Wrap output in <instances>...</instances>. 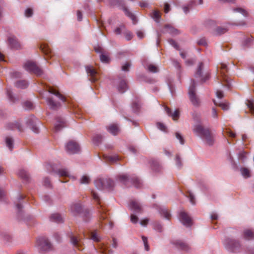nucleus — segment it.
Listing matches in <instances>:
<instances>
[{"label": "nucleus", "mask_w": 254, "mask_h": 254, "mask_svg": "<svg viewBox=\"0 0 254 254\" xmlns=\"http://www.w3.org/2000/svg\"><path fill=\"white\" fill-rule=\"evenodd\" d=\"M193 132L200 136L204 139L206 143L209 145H212L215 141L214 135L208 128L204 127L201 124H198L193 127Z\"/></svg>", "instance_id": "obj_1"}, {"label": "nucleus", "mask_w": 254, "mask_h": 254, "mask_svg": "<svg viewBox=\"0 0 254 254\" xmlns=\"http://www.w3.org/2000/svg\"><path fill=\"white\" fill-rule=\"evenodd\" d=\"M95 187L100 190L111 189L114 186L113 181L109 178H99L94 182Z\"/></svg>", "instance_id": "obj_2"}, {"label": "nucleus", "mask_w": 254, "mask_h": 254, "mask_svg": "<svg viewBox=\"0 0 254 254\" xmlns=\"http://www.w3.org/2000/svg\"><path fill=\"white\" fill-rule=\"evenodd\" d=\"M203 26L207 29H215V32H224L228 29L221 26H217V21L211 19H205L203 22Z\"/></svg>", "instance_id": "obj_3"}, {"label": "nucleus", "mask_w": 254, "mask_h": 254, "mask_svg": "<svg viewBox=\"0 0 254 254\" xmlns=\"http://www.w3.org/2000/svg\"><path fill=\"white\" fill-rule=\"evenodd\" d=\"M189 95L190 99L194 106H199L200 102L195 94V83L193 80L192 83L189 89Z\"/></svg>", "instance_id": "obj_4"}, {"label": "nucleus", "mask_w": 254, "mask_h": 254, "mask_svg": "<svg viewBox=\"0 0 254 254\" xmlns=\"http://www.w3.org/2000/svg\"><path fill=\"white\" fill-rule=\"evenodd\" d=\"M37 245L41 252H47L52 249V245L46 238H40L37 240Z\"/></svg>", "instance_id": "obj_5"}, {"label": "nucleus", "mask_w": 254, "mask_h": 254, "mask_svg": "<svg viewBox=\"0 0 254 254\" xmlns=\"http://www.w3.org/2000/svg\"><path fill=\"white\" fill-rule=\"evenodd\" d=\"M204 64L203 63H199L195 73V76L199 78L202 82H205L209 77V73L207 72L203 74V69Z\"/></svg>", "instance_id": "obj_6"}, {"label": "nucleus", "mask_w": 254, "mask_h": 254, "mask_svg": "<svg viewBox=\"0 0 254 254\" xmlns=\"http://www.w3.org/2000/svg\"><path fill=\"white\" fill-rule=\"evenodd\" d=\"M24 67L26 70L32 72L38 75H40L42 73V70L37 66L35 63L33 62H27L25 64Z\"/></svg>", "instance_id": "obj_7"}, {"label": "nucleus", "mask_w": 254, "mask_h": 254, "mask_svg": "<svg viewBox=\"0 0 254 254\" xmlns=\"http://www.w3.org/2000/svg\"><path fill=\"white\" fill-rule=\"evenodd\" d=\"M66 151L69 154H74L79 151L80 147L78 143L73 141H70L65 146Z\"/></svg>", "instance_id": "obj_8"}, {"label": "nucleus", "mask_w": 254, "mask_h": 254, "mask_svg": "<svg viewBox=\"0 0 254 254\" xmlns=\"http://www.w3.org/2000/svg\"><path fill=\"white\" fill-rule=\"evenodd\" d=\"M180 220L187 227H190L192 225L191 218L184 211L180 213Z\"/></svg>", "instance_id": "obj_9"}, {"label": "nucleus", "mask_w": 254, "mask_h": 254, "mask_svg": "<svg viewBox=\"0 0 254 254\" xmlns=\"http://www.w3.org/2000/svg\"><path fill=\"white\" fill-rule=\"evenodd\" d=\"M86 71L87 74L91 76V81L92 82H95L97 80L96 75L98 73L96 70L94 68L93 66L87 65L85 67Z\"/></svg>", "instance_id": "obj_10"}, {"label": "nucleus", "mask_w": 254, "mask_h": 254, "mask_svg": "<svg viewBox=\"0 0 254 254\" xmlns=\"http://www.w3.org/2000/svg\"><path fill=\"white\" fill-rule=\"evenodd\" d=\"M46 102L50 109L52 110H57L61 107V103L55 101L53 98H47Z\"/></svg>", "instance_id": "obj_11"}, {"label": "nucleus", "mask_w": 254, "mask_h": 254, "mask_svg": "<svg viewBox=\"0 0 254 254\" xmlns=\"http://www.w3.org/2000/svg\"><path fill=\"white\" fill-rule=\"evenodd\" d=\"M123 11L125 13L126 16L130 19L132 21V22L133 24H136L137 23V18L136 15L131 12L127 7H124L122 9Z\"/></svg>", "instance_id": "obj_12"}, {"label": "nucleus", "mask_w": 254, "mask_h": 254, "mask_svg": "<svg viewBox=\"0 0 254 254\" xmlns=\"http://www.w3.org/2000/svg\"><path fill=\"white\" fill-rule=\"evenodd\" d=\"M229 246L231 251L236 253L239 251L241 245L238 241L230 240L229 242Z\"/></svg>", "instance_id": "obj_13"}, {"label": "nucleus", "mask_w": 254, "mask_h": 254, "mask_svg": "<svg viewBox=\"0 0 254 254\" xmlns=\"http://www.w3.org/2000/svg\"><path fill=\"white\" fill-rule=\"evenodd\" d=\"M36 119L34 117H30L28 119L27 121V126H29L32 131L35 133H38L39 132L38 128L37 127L36 125Z\"/></svg>", "instance_id": "obj_14"}, {"label": "nucleus", "mask_w": 254, "mask_h": 254, "mask_svg": "<svg viewBox=\"0 0 254 254\" xmlns=\"http://www.w3.org/2000/svg\"><path fill=\"white\" fill-rule=\"evenodd\" d=\"M109 2L111 6H116L121 9L126 6L124 0H109Z\"/></svg>", "instance_id": "obj_15"}, {"label": "nucleus", "mask_w": 254, "mask_h": 254, "mask_svg": "<svg viewBox=\"0 0 254 254\" xmlns=\"http://www.w3.org/2000/svg\"><path fill=\"white\" fill-rule=\"evenodd\" d=\"M196 6V2L194 0H191L189 1L186 5L183 6L184 12L187 14L190 10L194 8Z\"/></svg>", "instance_id": "obj_16"}, {"label": "nucleus", "mask_w": 254, "mask_h": 254, "mask_svg": "<svg viewBox=\"0 0 254 254\" xmlns=\"http://www.w3.org/2000/svg\"><path fill=\"white\" fill-rule=\"evenodd\" d=\"M130 208L137 213H141L142 208L139 203L135 200H131L129 205Z\"/></svg>", "instance_id": "obj_17"}, {"label": "nucleus", "mask_w": 254, "mask_h": 254, "mask_svg": "<svg viewBox=\"0 0 254 254\" xmlns=\"http://www.w3.org/2000/svg\"><path fill=\"white\" fill-rule=\"evenodd\" d=\"M70 210L73 215H76L81 211V205L79 203L72 204L70 206Z\"/></svg>", "instance_id": "obj_18"}, {"label": "nucleus", "mask_w": 254, "mask_h": 254, "mask_svg": "<svg viewBox=\"0 0 254 254\" xmlns=\"http://www.w3.org/2000/svg\"><path fill=\"white\" fill-rule=\"evenodd\" d=\"M65 127V123L63 119L58 118L57 122L55 125V129L56 131L60 130L61 129Z\"/></svg>", "instance_id": "obj_19"}, {"label": "nucleus", "mask_w": 254, "mask_h": 254, "mask_svg": "<svg viewBox=\"0 0 254 254\" xmlns=\"http://www.w3.org/2000/svg\"><path fill=\"white\" fill-rule=\"evenodd\" d=\"M6 127L7 129L11 130L17 129L20 132L23 131L21 125L18 122L9 123L7 125Z\"/></svg>", "instance_id": "obj_20"}, {"label": "nucleus", "mask_w": 254, "mask_h": 254, "mask_svg": "<svg viewBox=\"0 0 254 254\" xmlns=\"http://www.w3.org/2000/svg\"><path fill=\"white\" fill-rule=\"evenodd\" d=\"M150 16L156 23H160V19L161 18V15L158 10H153L150 13Z\"/></svg>", "instance_id": "obj_21"}, {"label": "nucleus", "mask_w": 254, "mask_h": 254, "mask_svg": "<svg viewBox=\"0 0 254 254\" xmlns=\"http://www.w3.org/2000/svg\"><path fill=\"white\" fill-rule=\"evenodd\" d=\"M48 92L52 94L55 95L58 97L61 101L64 102L66 101L65 98L58 91L52 87H49Z\"/></svg>", "instance_id": "obj_22"}, {"label": "nucleus", "mask_w": 254, "mask_h": 254, "mask_svg": "<svg viewBox=\"0 0 254 254\" xmlns=\"http://www.w3.org/2000/svg\"><path fill=\"white\" fill-rule=\"evenodd\" d=\"M8 41L10 47L13 49H18L20 48V45L17 40L13 37H10Z\"/></svg>", "instance_id": "obj_23"}, {"label": "nucleus", "mask_w": 254, "mask_h": 254, "mask_svg": "<svg viewBox=\"0 0 254 254\" xmlns=\"http://www.w3.org/2000/svg\"><path fill=\"white\" fill-rule=\"evenodd\" d=\"M128 88L127 82L124 80L120 81L118 86V89L119 92L121 93H124Z\"/></svg>", "instance_id": "obj_24"}, {"label": "nucleus", "mask_w": 254, "mask_h": 254, "mask_svg": "<svg viewBox=\"0 0 254 254\" xmlns=\"http://www.w3.org/2000/svg\"><path fill=\"white\" fill-rule=\"evenodd\" d=\"M108 130L114 135H117L119 132V128L118 126L116 124H112L109 126L108 128Z\"/></svg>", "instance_id": "obj_25"}, {"label": "nucleus", "mask_w": 254, "mask_h": 254, "mask_svg": "<svg viewBox=\"0 0 254 254\" xmlns=\"http://www.w3.org/2000/svg\"><path fill=\"white\" fill-rule=\"evenodd\" d=\"M175 244L178 247V248H180L183 250L187 251L189 249L188 245L181 240L176 241L175 242Z\"/></svg>", "instance_id": "obj_26"}, {"label": "nucleus", "mask_w": 254, "mask_h": 254, "mask_svg": "<svg viewBox=\"0 0 254 254\" xmlns=\"http://www.w3.org/2000/svg\"><path fill=\"white\" fill-rule=\"evenodd\" d=\"M40 49L47 56H51V50L49 48V46L46 44H43L41 45Z\"/></svg>", "instance_id": "obj_27"}, {"label": "nucleus", "mask_w": 254, "mask_h": 254, "mask_svg": "<svg viewBox=\"0 0 254 254\" xmlns=\"http://www.w3.org/2000/svg\"><path fill=\"white\" fill-rule=\"evenodd\" d=\"M244 237L246 240H252L254 239V233L250 230H247L244 232Z\"/></svg>", "instance_id": "obj_28"}, {"label": "nucleus", "mask_w": 254, "mask_h": 254, "mask_svg": "<svg viewBox=\"0 0 254 254\" xmlns=\"http://www.w3.org/2000/svg\"><path fill=\"white\" fill-rule=\"evenodd\" d=\"M50 219L52 221L57 223H61L63 222V219L61 216L58 213L53 214L51 216Z\"/></svg>", "instance_id": "obj_29"}, {"label": "nucleus", "mask_w": 254, "mask_h": 254, "mask_svg": "<svg viewBox=\"0 0 254 254\" xmlns=\"http://www.w3.org/2000/svg\"><path fill=\"white\" fill-rule=\"evenodd\" d=\"M118 178L121 183L127 185V182L130 181V179L128 178V177L127 175H121L118 176Z\"/></svg>", "instance_id": "obj_30"}, {"label": "nucleus", "mask_w": 254, "mask_h": 254, "mask_svg": "<svg viewBox=\"0 0 254 254\" xmlns=\"http://www.w3.org/2000/svg\"><path fill=\"white\" fill-rule=\"evenodd\" d=\"M233 11L235 12H240L245 17H248L249 13L248 11L242 7H235L233 8Z\"/></svg>", "instance_id": "obj_31"}, {"label": "nucleus", "mask_w": 254, "mask_h": 254, "mask_svg": "<svg viewBox=\"0 0 254 254\" xmlns=\"http://www.w3.org/2000/svg\"><path fill=\"white\" fill-rule=\"evenodd\" d=\"M130 181L136 188H140L141 186V182L140 180L136 177H133L130 179Z\"/></svg>", "instance_id": "obj_32"}, {"label": "nucleus", "mask_w": 254, "mask_h": 254, "mask_svg": "<svg viewBox=\"0 0 254 254\" xmlns=\"http://www.w3.org/2000/svg\"><path fill=\"white\" fill-rule=\"evenodd\" d=\"M221 74L222 75L223 80L227 82V79L226 78V75H225V72L227 71L226 64H222L221 65Z\"/></svg>", "instance_id": "obj_33"}, {"label": "nucleus", "mask_w": 254, "mask_h": 254, "mask_svg": "<svg viewBox=\"0 0 254 254\" xmlns=\"http://www.w3.org/2000/svg\"><path fill=\"white\" fill-rule=\"evenodd\" d=\"M103 157L106 160L109 161L111 162H116V161L119 160V157L118 155L114 156H107L105 155H103Z\"/></svg>", "instance_id": "obj_34"}, {"label": "nucleus", "mask_w": 254, "mask_h": 254, "mask_svg": "<svg viewBox=\"0 0 254 254\" xmlns=\"http://www.w3.org/2000/svg\"><path fill=\"white\" fill-rule=\"evenodd\" d=\"M164 27L168 32H179L172 24H166Z\"/></svg>", "instance_id": "obj_35"}, {"label": "nucleus", "mask_w": 254, "mask_h": 254, "mask_svg": "<svg viewBox=\"0 0 254 254\" xmlns=\"http://www.w3.org/2000/svg\"><path fill=\"white\" fill-rule=\"evenodd\" d=\"M241 174L245 178H248L251 177V173L250 170L247 168H241L240 169Z\"/></svg>", "instance_id": "obj_36"}, {"label": "nucleus", "mask_w": 254, "mask_h": 254, "mask_svg": "<svg viewBox=\"0 0 254 254\" xmlns=\"http://www.w3.org/2000/svg\"><path fill=\"white\" fill-rule=\"evenodd\" d=\"M151 167L152 169L155 171H159L160 168V165L158 162L155 160H152L150 161Z\"/></svg>", "instance_id": "obj_37"}, {"label": "nucleus", "mask_w": 254, "mask_h": 254, "mask_svg": "<svg viewBox=\"0 0 254 254\" xmlns=\"http://www.w3.org/2000/svg\"><path fill=\"white\" fill-rule=\"evenodd\" d=\"M18 175L20 177L25 180L26 181L29 180V174L24 170H20L18 173Z\"/></svg>", "instance_id": "obj_38"}, {"label": "nucleus", "mask_w": 254, "mask_h": 254, "mask_svg": "<svg viewBox=\"0 0 254 254\" xmlns=\"http://www.w3.org/2000/svg\"><path fill=\"white\" fill-rule=\"evenodd\" d=\"M213 102L216 106H218L221 107L222 109L224 111H226L229 109V105L228 103L225 102L217 103L214 100H213Z\"/></svg>", "instance_id": "obj_39"}, {"label": "nucleus", "mask_w": 254, "mask_h": 254, "mask_svg": "<svg viewBox=\"0 0 254 254\" xmlns=\"http://www.w3.org/2000/svg\"><path fill=\"white\" fill-rule=\"evenodd\" d=\"M5 143L6 146L10 150H12L13 147V140L10 137H6L5 138Z\"/></svg>", "instance_id": "obj_40"}, {"label": "nucleus", "mask_w": 254, "mask_h": 254, "mask_svg": "<svg viewBox=\"0 0 254 254\" xmlns=\"http://www.w3.org/2000/svg\"><path fill=\"white\" fill-rule=\"evenodd\" d=\"M27 85V82L25 80L18 81L15 83V86L19 88H25Z\"/></svg>", "instance_id": "obj_41"}, {"label": "nucleus", "mask_w": 254, "mask_h": 254, "mask_svg": "<svg viewBox=\"0 0 254 254\" xmlns=\"http://www.w3.org/2000/svg\"><path fill=\"white\" fill-rule=\"evenodd\" d=\"M57 174L62 177H69L68 171L65 169H59L57 171Z\"/></svg>", "instance_id": "obj_42"}, {"label": "nucleus", "mask_w": 254, "mask_h": 254, "mask_svg": "<svg viewBox=\"0 0 254 254\" xmlns=\"http://www.w3.org/2000/svg\"><path fill=\"white\" fill-rule=\"evenodd\" d=\"M100 61L102 63H109L110 62V58L108 55H105L104 53H101L100 56Z\"/></svg>", "instance_id": "obj_43"}, {"label": "nucleus", "mask_w": 254, "mask_h": 254, "mask_svg": "<svg viewBox=\"0 0 254 254\" xmlns=\"http://www.w3.org/2000/svg\"><path fill=\"white\" fill-rule=\"evenodd\" d=\"M147 69L149 72L153 73H156L158 71V67L152 64H149L147 66Z\"/></svg>", "instance_id": "obj_44"}, {"label": "nucleus", "mask_w": 254, "mask_h": 254, "mask_svg": "<svg viewBox=\"0 0 254 254\" xmlns=\"http://www.w3.org/2000/svg\"><path fill=\"white\" fill-rule=\"evenodd\" d=\"M90 182V179L89 177L86 175L83 176L80 180V183L81 184H88Z\"/></svg>", "instance_id": "obj_45"}, {"label": "nucleus", "mask_w": 254, "mask_h": 254, "mask_svg": "<svg viewBox=\"0 0 254 254\" xmlns=\"http://www.w3.org/2000/svg\"><path fill=\"white\" fill-rule=\"evenodd\" d=\"M247 106L249 108L251 113L254 115V102L248 101L247 103Z\"/></svg>", "instance_id": "obj_46"}, {"label": "nucleus", "mask_w": 254, "mask_h": 254, "mask_svg": "<svg viewBox=\"0 0 254 254\" xmlns=\"http://www.w3.org/2000/svg\"><path fill=\"white\" fill-rule=\"evenodd\" d=\"M229 25L232 26H243L247 25V23L244 21L242 20L238 22H234V23H229Z\"/></svg>", "instance_id": "obj_47"}, {"label": "nucleus", "mask_w": 254, "mask_h": 254, "mask_svg": "<svg viewBox=\"0 0 254 254\" xmlns=\"http://www.w3.org/2000/svg\"><path fill=\"white\" fill-rule=\"evenodd\" d=\"M100 209H101L99 210V212L101 213L100 219L104 220L107 217V216L105 213V211L102 205H100Z\"/></svg>", "instance_id": "obj_48"}, {"label": "nucleus", "mask_w": 254, "mask_h": 254, "mask_svg": "<svg viewBox=\"0 0 254 254\" xmlns=\"http://www.w3.org/2000/svg\"><path fill=\"white\" fill-rule=\"evenodd\" d=\"M161 215L167 219H169L170 218V214L166 209H162L161 211Z\"/></svg>", "instance_id": "obj_49"}, {"label": "nucleus", "mask_w": 254, "mask_h": 254, "mask_svg": "<svg viewBox=\"0 0 254 254\" xmlns=\"http://www.w3.org/2000/svg\"><path fill=\"white\" fill-rule=\"evenodd\" d=\"M33 10L31 8H27L25 10V15L27 17H30L32 16Z\"/></svg>", "instance_id": "obj_50"}, {"label": "nucleus", "mask_w": 254, "mask_h": 254, "mask_svg": "<svg viewBox=\"0 0 254 254\" xmlns=\"http://www.w3.org/2000/svg\"><path fill=\"white\" fill-rule=\"evenodd\" d=\"M90 238L95 242H99L100 238L97 236V234L95 232H92L90 235Z\"/></svg>", "instance_id": "obj_51"}, {"label": "nucleus", "mask_w": 254, "mask_h": 254, "mask_svg": "<svg viewBox=\"0 0 254 254\" xmlns=\"http://www.w3.org/2000/svg\"><path fill=\"white\" fill-rule=\"evenodd\" d=\"M171 117H172L174 121H177L179 117V111L178 110H175V111L171 114Z\"/></svg>", "instance_id": "obj_52"}, {"label": "nucleus", "mask_w": 254, "mask_h": 254, "mask_svg": "<svg viewBox=\"0 0 254 254\" xmlns=\"http://www.w3.org/2000/svg\"><path fill=\"white\" fill-rule=\"evenodd\" d=\"M23 106L25 109H31L33 107L32 103L30 101H26L23 103Z\"/></svg>", "instance_id": "obj_53"}, {"label": "nucleus", "mask_w": 254, "mask_h": 254, "mask_svg": "<svg viewBox=\"0 0 254 254\" xmlns=\"http://www.w3.org/2000/svg\"><path fill=\"white\" fill-rule=\"evenodd\" d=\"M175 135L176 138L180 140V143L181 144H184L185 143V140L182 135L178 132H176L175 133Z\"/></svg>", "instance_id": "obj_54"}, {"label": "nucleus", "mask_w": 254, "mask_h": 254, "mask_svg": "<svg viewBox=\"0 0 254 254\" xmlns=\"http://www.w3.org/2000/svg\"><path fill=\"white\" fill-rule=\"evenodd\" d=\"M169 43L173 46L176 50H180L179 46L177 44V43L173 39L169 40Z\"/></svg>", "instance_id": "obj_55"}, {"label": "nucleus", "mask_w": 254, "mask_h": 254, "mask_svg": "<svg viewBox=\"0 0 254 254\" xmlns=\"http://www.w3.org/2000/svg\"><path fill=\"white\" fill-rule=\"evenodd\" d=\"M171 10V6L168 2H165L164 4V10L166 13H168Z\"/></svg>", "instance_id": "obj_56"}, {"label": "nucleus", "mask_w": 254, "mask_h": 254, "mask_svg": "<svg viewBox=\"0 0 254 254\" xmlns=\"http://www.w3.org/2000/svg\"><path fill=\"white\" fill-rule=\"evenodd\" d=\"M91 194L92 195V197H93V199L95 201H97L98 202V203L100 204V197L98 196V195L95 191H94L93 190H92L91 191Z\"/></svg>", "instance_id": "obj_57"}, {"label": "nucleus", "mask_w": 254, "mask_h": 254, "mask_svg": "<svg viewBox=\"0 0 254 254\" xmlns=\"http://www.w3.org/2000/svg\"><path fill=\"white\" fill-rule=\"evenodd\" d=\"M154 229L159 232H162V226L158 223H155L154 224Z\"/></svg>", "instance_id": "obj_58"}, {"label": "nucleus", "mask_w": 254, "mask_h": 254, "mask_svg": "<svg viewBox=\"0 0 254 254\" xmlns=\"http://www.w3.org/2000/svg\"><path fill=\"white\" fill-rule=\"evenodd\" d=\"M102 139V137L101 135H97L95 136L93 138V141L96 143H99L101 142Z\"/></svg>", "instance_id": "obj_59"}, {"label": "nucleus", "mask_w": 254, "mask_h": 254, "mask_svg": "<svg viewBox=\"0 0 254 254\" xmlns=\"http://www.w3.org/2000/svg\"><path fill=\"white\" fill-rule=\"evenodd\" d=\"M70 241L74 246H78L79 241L76 237L71 236L70 237Z\"/></svg>", "instance_id": "obj_60"}, {"label": "nucleus", "mask_w": 254, "mask_h": 254, "mask_svg": "<svg viewBox=\"0 0 254 254\" xmlns=\"http://www.w3.org/2000/svg\"><path fill=\"white\" fill-rule=\"evenodd\" d=\"M187 197L189 198L190 202L192 204H195V199L193 195L190 192H189V194L187 195Z\"/></svg>", "instance_id": "obj_61"}, {"label": "nucleus", "mask_w": 254, "mask_h": 254, "mask_svg": "<svg viewBox=\"0 0 254 254\" xmlns=\"http://www.w3.org/2000/svg\"><path fill=\"white\" fill-rule=\"evenodd\" d=\"M124 36L125 37L126 40H130L133 37V34L132 33H123Z\"/></svg>", "instance_id": "obj_62"}, {"label": "nucleus", "mask_w": 254, "mask_h": 254, "mask_svg": "<svg viewBox=\"0 0 254 254\" xmlns=\"http://www.w3.org/2000/svg\"><path fill=\"white\" fill-rule=\"evenodd\" d=\"M130 66V64L128 63H126L124 65H123L122 67V69L125 71H129V68Z\"/></svg>", "instance_id": "obj_63"}, {"label": "nucleus", "mask_w": 254, "mask_h": 254, "mask_svg": "<svg viewBox=\"0 0 254 254\" xmlns=\"http://www.w3.org/2000/svg\"><path fill=\"white\" fill-rule=\"evenodd\" d=\"M197 44L199 45H202L205 46L207 45V42L205 39L201 38L197 41Z\"/></svg>", "instance_id": "obj_64"}]
</instances>
